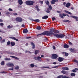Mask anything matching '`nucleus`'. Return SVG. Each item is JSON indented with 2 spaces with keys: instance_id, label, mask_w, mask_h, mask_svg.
Returning a JSON list of instances; mask_svg holds the SVG:
<instances>
[{
  "instance_id": "26",
  "label": "nucleus",
  "mask_w": 78,
  "mask_h": 78,
  "mask_svg": "<svg viewBox=\"0 0 78 78\" xmlns=\"http://www.w3.org/2000/svg\"><path fill=\"white\" fill-rule=\"evenodd\" d=\"M38 52H39V50H37L35 51V55H37L38 53Z\"/></svg>"
},
{
  "instance_id": "9",
  "label": "nucleus",
  "mask_w": 78,
  "mask_h": 78,
  "mask_svg": "<svg viewBox=\"0 0 78 78\" xmlns=\"http://www.w3.org/2000/svg\"><path fill=\"white\" fill-rule=\"evenodd\" d=\"M61 73L63 74L67 75V74L68 73V72L67 71H65L62 70L61 71Z\"/></svg>"
},
{
  "instance_id": "35",
  "label": "nucleus",
  "mask_w": 78,
  "mask_h": 78,
  "mask_svg": "<svg viewBox=\"0 0 78 78\" xmlns=\"http://www.w3.org/2000/svg\"><path fill=\"white\" fill-rule=\"evenodd\" d=\"M43 69H47V68H50L49 66H43L42 67Z\"/></svg>"
},
{
  "instance_id": "34",
  "label": "nucleus",
  "mask_w": 78,
  "mask_h": 78,
  "mask_svg": "<svg viewBox=\"0 0 78 78\" xmlns=\"http://www.w3.org/2000/svg\"><path fill=\"white\" fill-rule=\"evenodd\" d=\"M57 78H62V75L58 76L57 77Z\"/></svg>"
},
{
  "instance_id": "12",
  "label": "nucleus",
  "mask_w": 78,
  "mask_h": 78,
  "mask_svg": "<svg viewBox=\"0 0 78 78\" xmlns=\"http://www.w3.org/2000/svg\"><path fill=\"white\" fill-rule=\"evenodd\" d=\"M41 58H42V57H41L37 56V61H42V59H41Z\"/></svg>"
},
{
  "instance_id": "49",
  "label": "nucleus",
  "mask_w": 78,
  "mask_h": 78,
  "mask_svg": "<svg viewBox=\"0 0 78 78\" xmlns=\"http://www.w3.org/2000/svg\"><path fill=\"white\" fill-rule=\"evenodd\" d=\"M0 25H1V26H3L4 24L2 23H0Z\"/></svg>"
},
{
  "instance_id": "53",
  "label": "nucleus",
  "mask_w": 78,
  "mask_h": 78,
  "mask_svg": "<svg viewBox=\"0 0 78 78\" xmlns=\"http://www.w3.org/2000/svg\"><path fill=\"white\" fill-rule=\"evenodd\" d=\"M40 3H41V4H43V3H44V1H40Z\"/></svg>"
},
{
  "instance_id": "47",
  "label": "nucleus",
  "mask_w": 78,
  "mask_h": 78,
  "mask_svg": "<svg viewBox=\"0 0 78 78\" xmlns=\"http://www.w3.org/2000/svg\"><path fill=\"white\" fill-rule=\"evenodd\" d=\"M74 62H76V63H78V61L76 60V59H75L74 60Z\"/></svg>"
},
{
  "instance_id": "56",
  "label": "nucleus",
  "mask_w": 78,
  "mask_h": 78,
  "mask_svg": "<svg viewBox=\"0 0 78 78\" xmlns=\"http://www.w3.org/2000/svg\"><path fill=\"white\" fill-rule=\"evenodd\" d=\"M6 14L7 15H8L9 14H10V13L9 12H7L6 13Z\"/></svg>"
},
{
  "instance_id": "10",
  "label": "nucleus",
  "mask_w": 78,
  "mask_h": 78,
  "mask_svg": "<svg viewBox=\"0 0 78 78\" xmlns=\"http://www.w3.org/2000/svg\"><path fill=\"white\" fill-rule=\"evenodd\" d=\"M62 69L64 70H69V68L67 67H63L62 68Z\"/></svg>"
},
{
  "instance_id": "62",
  "label": "nucleus",
  "mask_w": 78,
  "mask_h": 78,
  "mask_svg": "<svg viewBox=\"0 0 78 78\" xmlns=\"http://www.w3.org/2000/svg\"><path fill=\"white\" fill-rule=\"evenodd\" d=\"M62 15L63 16H64V17H65V16H66V14H64V13H63L62 14Z\"/></svg>"
},
{
  "instance_id": "29",
  "label": "nucleus",
  "mask_w": 78,
  "mask_h": 78,
  "mask_svg": "<svg viewBox=\"0 0 78 78\" xmlns=\"http://www.w3.org/2000/svg\"><path fill=\"white\" fill-rule=\"evenodd\" d=\"M37 30H39L41 29V27L40 26H38L37 27Z\"/></svg>"
},
{
  "instance_id": "5",
  "label": "nucleus",
  "mask_w": 78,
  "mask_h": 78,
  "mask_svg": "<svg viewBox=\"0 0 78 78\" xmlns=\"http://www.w3.org/2000/svg\"><path fill=\"white\" fill-rule=\"evenodd\" d=\"M31 45L32 46V49H34L35 48V44H34V43L33 42H31Z\"/></svg>"
},
{
  "instance_id": "24",
  "label": "nucleus",
  "mask_w": 78,
  "mask_h": 78,
  "mask_svg": "<svg viewBox=\"0 0 78 78\" xmlns=\"http://www.w3.org/2000/svg\"><path fill=\"white\" fill-rule=\"evenodd\" d=\"M63 54H65V56H67L69 55V53L67 52H63Z\"/></svg>"
},
{
  "instance_id": "33",
  "label": "nucleus",
  "mask_w": 78,
  "mask_h": 78,
  "mask_svg": "<svg viewBox=\"0 0 78 78\" xmlns=\"http://www.w3.org/2000/svg\"><path fill=\"white\" fill-rule=\"evenodd\" d=\"M59 66H55L52 67L50 68V69H54L55 68H57V67H59Z\"/></svg>"
},
{
  "instance_id": "45",
  "label": "nucleus",
  "mask_w": 78,
  "mask_h": 78,
  "mask_svg": "<svg viewBox=\"0 0 78 78\" xmlns=\"http://www.w3.org/2000/svg\"><path fill=\"white\" fill-rule=\"evenodd\" d=\"M19 66H16L15 67V69H16V70H18V69H19Z\"/></svg>"
},
{
  "instance_id": "13",
  "label": "nucleus",
  "mask_w": 78,
  "mask_h": 78,
  "mask_svg": "<svg viewBox=\"0 0 78 78\" xmlns=\"http://www.w3.org/2000/svg\"><path fill=\"white\" fill-rule=\"evenodd\" d=\"M11 39H13V40H15V41H19V40L17 39H16L15 37H10Z\"/></svg>"
},
{
  "instance_id": "55",
  "label": "nucleus",
  "mask_w": 78,
  "mask_h": 78,
  "mask_svg": "<svg viewBox=\"0 0 78 78\" xmlns=\"http://www.w3.org/2000/svg\"><path fill=\"white\" fill-rule=\"evenodd\" d=\"M9 11H12V9H10V8H9Z\"/></svg>"
},
{
  "instance_id": "15",
  "label": "nucleus",
  "mask_w": 78,
  "mask_h": 78,
  "mask_svg": "<svg viewBox=\"0 0 78 78\" xmlns=\"http://www.w3.org/2000/svg\"><path fill=\"white\" fill-rule=\"evenodd\" d=\"M70 6V3L69 2L67 3L66 5V6L67 8H68V7H69V6Z\"/></svg>"
},
{
  "instance_id": "37",
  "label": "nucleus",
  "mask_w": 78,
  "mask_h": 78,
  "mask_svg": "<svg viewBox=\"0 0 78 78\" xmlns=\"http://www.w3.org/2000/svg\"><path fill=\"white\" fill-rule=\"evenodd\" d=\"M10 67H14V64L12 63H10Z\"/></svg>"
},
{
  "instance_id": "40",
  "label": "nucleus",
  "mask_w": 78,
  "mask_h": 78,
  "mask_svg": "<svg viewBox=\"0 0 78 78\" xmlns=\"http://www.w3.org/2000/svg\"><path fill=\"white\" fill-rule=\"evenodd\" d=\"M1 65H2V66H4V65H5L4 61H3L1 62Z\"/></svg>"
},
{
  "instance_id": "28",
  "label": "nucleus",
  "mask_w": 78,
  "mask_h": 78,
  "mask_svg": "<svg viewBox=\"0 0 78 78\" xmlns=\"http://www.w3.org/2000/svg\"><path fill=\"white\" fill-rule=\"evenodd\" d=\"M45 2L47 5H49V2H48V1H45Z\"/></svg>"
},
{
  "instance_id": "54",
  "label": "nucleus",
  "mask_w": 78,
  "mask_h": 78,
  "mask_svg": "<svg viewBox=\"0 0 78 78\" xmlns=\"http://www.w3.org/2000/svg\"><path fill=\"white\" fill-rule=\"evenodd\" d=\"M6 65L8 67H10V63L7 64Z\"/></svg>"
},
{
  "instance_id": "64",
  "label": "nucleus",
  "mask_w": 78,
  "mask_h": 78,
  "mask_svg": "<svg viewBox=\"0 0 78 78\" xmlns=\"http://www.w3.org/2000/svg\"><path fill=\"white\" fill-rule=\"evenodd\" d=\"M18 8H22V6H21V5H18Z\"/></svg>"
},
{
  "instance_id": "46",
  "label": "nucleus",
  "mask_w": 78,
  "mask_h": 78,
  "mask_svg": "<svg viewBox=\"0 0 78 78\" xmlns=\"http://www.w3.org/2000/svg\"><path fill=\"white\" fill-rule=\"evenodd\" d=\"M9 54L10 55H14V53L12 52H9Z\"/></svg>"
},
{
  "instance_id": "3",
  "label": "nucleus",
  "mask_w": 78,
  "mask_h": 78,
  "mask_svg": "<svg viewBox=\"0 0 78 78\" xmlns=\"http://www.w3.org/2000/svg\"><path fill=\"white\" fill-rule=\"evenodd\" d=\"M51 58L53 59H56L58 58V55L56 54H53L52 55Z\"/></svg>"
},
{
  "instance_id": "61",
  "label": "nucleus",
  "mask_w": 78,
  "mask_h": 78,
  "mask_svg": "<svg viewBox=\"0 0 78 78\" xmlns=\"http://www.w3.org/2000/svg\"><path fill=\"white\" fill-rule=\"evenodd\" d=\"M31 37H26V39H30Z\"/></svg>"
},
{
  "instance_id": "11",
  "label": "nucleus",
  "mask_w": 78,
  "mask_h": 78,
  "mask_svg": "<svg viewBox=\"0 0 78 78\" xmlns=\"http://www.w3.org/2000/svg\"><path fill=\"white\" fill-rule=\"evenodd\" d=\"M31 20H32V21H34V22H40V20H39L38 19L35 20L32 19Z\"/></svg>"
},
{
  "instance_id": "38",
  "label": "nucleus",
  "mask_w": 78,
  "mask_h": 78,
  "mask_svg": "<svg viewBox=\"0 0 78 78\" xmlns=\"http://www.w3.org/2000/svg\"><path fill=\"white\" fill-rule=\"evenodd\" d=\"M49 8V9L50 10H51V9H52V7H51V5H50L49 7V8Z\"/></svg>"
},
{
  "instance_id": "30",
  "label": "nucleus",
  "mask_w": 78,
  "mask_h": 78,
  "mask_svg": "<svg viewBox=\"0 0 78 78\" xmlns=\"http://www.w3.org/2000/svg\"><path fill=\"white\" fill-rule=\"evenodd\" d=\"M4 59L5 61H10V60H11L10 58H5Z\"/></svg>"
},
{
  "instance_id": "57",
  "label": "nucleus",
  "mask_w": 78,
  "mask_h": 78,
  "mask_svg": "<svg viewBox=\"0 0 78 78\" xmlns=\"http://www.w3.org/2000/svg\"><path fill=\"white\" fill-rule=\"evenodd\" d=\"M13 15H14V16H17V13H13Z\"/></svg>"
},
{
  "instance_id": "52",
  "label": "nucleus",
  "mask_w": 78,
  "mask_h": 78,
  "mask_svg": "<svg viewBox=\"0 0 78 78\" xmlns=\"http://www.w3.org/2000/svg\"><path fill=\"white\" fill-rule=\"evenodd\" d=\"M63 5L64 6H66V2H64L63 3Z\"/></svg>"
},
{
  "instance_id": "25",
  "label": "nucleus",
  "mask_w": 78,
  "mask_h": 78,
  "mask_svg": "<svg viewBox=\"0 0 78 78\" xmlns=\"http://www.w3.org/2000/svg\"><path fill=\"white\" fill-rule=\"evenodd\" d=\"M11 45L12 46H14L15 45V42H11Z\"/></svg>"
},
{
  "instance_id": "21",
  "label": "nucleus",
  "mask_w": 78,
  "mask_h": 78,
  "mask_svg": "<svg viewBox=\"0 0 78 78\" xmlns=\"http://www.w3.org/2000/svg\"><path fill=\"white\" fill-rule=\"evenodd\" d=\"M7 28H9V29H10V28H13V26H10V25H9L7 27Z\"/></svg>"
},
{
  "instance_id": "6",
  "label": "nucleus",
  "mask_w": 78,
  "mask_h": 78,
  "mask_svg": "<svg viewBox=\"0 0 78 78\" xmlns=\"http://www.w3.org/2000/svg\"><path fill=\"white\" fill-rule=\"evenodd\" d=\"M18 3L20 5H22L23 3V2L22 1V0H18Z\"/></svg>"
},
{
  "instance_id": "31",
  "label": "nucleus",
  "mask_w": 78,
  "mask_h": 78,
  "mask_svg": "<svg viewBox=\"0 0 78 78\" xmlns=\"http://www.w3.org/2000/svg\"><path fill=\"white\" fill-rule=\"evenodd\" d=\"M59 16L60 17H61V18H62V19H63V18H64V16H62V14H61V13L59 14Z\"/></svg>"
},
{
  "instance_id": "14",
  "label": "nucleus",
  "mask_w": 78,
  "mask_h": 78,
  "mask_svg": "<svg viewBox=\"0 0 78 78\" xmlns=\"http://www.w3.org/2000/svg\"><path fill=\"white\" fill-rule=\"evenodd\" d=\"M23 33H28V30L27 29H24L23 30Z\"/></svg>"
},
{
  "instance_id": "17",
  "label": "nucleus",
  "mask_w": 78,
  "mask_h": 78,
  "mask_svg": "<svg viewBox=\"0 0 78 78\" xmlns=\"http://www.w3.org/2000/svg\"><path fill=\"white\" fill-rule=\"evenodd\" d=\"M48 16H43L42 17V19H46L48 18Z\"/></svg>"
},
{
  "instance_id": "22",
  "label": "nucleus",
  "mask_w": 78,
  "mask_h": 78,
  "mask_svg": "<svg viewBox=\"0 0 78 78\" xmlns=\"http://www.w3.org/2000/svg\"><path fill=\"white\" fill-rule=\"evenodd\" d=\"M63 22H68L69 23L70 21H69V20H63Z\"/></svg>"
},
{
  "instance_id": "59",
  "label": "nucleus",
  "mask_w": 78,
  "mask_h": 78,
  "mask_svg": "<svg viewBox=\"0 0 78 78\" xmlns=\"http://www.w3.org/2000/svg\"><path fill=\"white\" fill-rule=\"evenodd\" d=\"M35 8H36V9H38L39 8V7L38 5H36V7H35Z\"/></svg>"
},
{
  "instance_id": "48",
  "label": "nucleus",
  "mask_w": 78,
  "mask_h": 78,
  "mask_svg": "<svg viewBox=\"0 0 78 78\" xmlns=\"http://www.w3.org/2000/svg\"><path fill=\"white\" fill-rule=\"evenodd\" d=\"M52 21H54L55 20H56V19L55 18L53 17L52 18Z\"/></svg>"
},
{
  "instance_id": "8",
  "label": "nucleus",
  "mask_w": 78,
  "mask_h": 78,
  "mask_svg": "<svg viewBox=\"0 0 78 78\" xmlns=\"http://www.w3.org/2000/svg\"><path fill=\"white\" fill-rule=\"evenodd\" d=\"M63 59H64L62 58L61 57H59L58 59V61L59 62H62V61H63Z\"/></svg>"
},
{
  "instance_id": "60",
  "label": "nucleus",
  "mask_w": 78,
  "mask_h": 78,
  "mask_svg": "<svg viewBox=\"0 0 78 78\" xmlns=\"http://www.w3.org/2000/svg\"><path fill=\"white\" fill-rule=\"evenodd\" d=\"M5 42V39L3 40L2 41V42Z\"/></svg>"
},
{
  "instance_id": "41",
  "label": "nucleus",
  "mask_w": 78,
  "mask_h": 78,
  "mask_svg": "<svg viewBox=\"0 0 78 78\" xmlns=\"http://www.w3.org/2000/svg\"><path fill=\"white\" fill-rule=\"evenodd\" d=\"M30 67H32V68H33L34 67V65L32 64H31Z\"/></svg>"
},
{
  "instance_id": "58",
  "label": "nucleus",
  "mask_w": 78,
  "mask_h": 78,
  "mask_svg": "<svg viewBox=\"0 0 78 78\" xmlns=\"http://www.w3.org/2000/svg\"><path fill=\"white\" fill-rule=\"evenodd\" d=\"M3 22V20L0 19V22Z\"/></svg>"
},
{
  "instance_id": "27",
  "label": "nucleus",
  "mask_w": 78,
  "mask_h": 78,
  "mask_svg": "<svg viewBox=\"0 0 78 78\" xmlns=\"http://www.w3.org/2000/svg\"><path fill=\"white\" fill-rule=\"evenodd\" d=\"M65 12H66V13H67V14H70L71 15L72 14V13L67 11L66 10H65Z\"/></svg>"
},
{
  "instance_id": "23",
  "label": "nucleus",
  "mask_w": 78,
  "mask_h": 78,
  "mask_svg": "<svg viewBox=\"0 0 78 78\" xmlns=\"http://www.w3.org/2000/svg\"><path fill=\"white\" fill-rule=\"evenodd\" d=\"M55 0H52L51 2V4H55Z\"/></svg>"
},
{
  "instance_id": "63",
  "label": "nucleus",
  "mask_w": 78,
  "mask_h": 78,
  "mask_svg": "<svg viewBox=\"0 0 78 78\" xmlns=\"http://www.w3.org/2000/svg\"><path fill=\"white\" fill-rule=\"evenodd\" d=\"M53 49H54V50L55 49V46H53Z\"/></svg>"
},
{
  "instance_id": "50",
  "label": "nucleus",
  "mask_w": 78,
  "mask_h": 78,
  "mask_svg": "<svg viewBox=\"0 0 78 78\" xmlns=\"http://www.w3.org/2000/svg\"><path fill=\"white\" fill-rule=\"evenodd\" d=\"M69 45H73V44L72 43V42H70V41H69Z\"/></svg>"
},
{
  "instance_id": "20",
  "label": "nucleus",
  "mask_w": 78,
  "mask_h": 78,
  "mask_svg": "<svg viewBox=\"0 0 78 78\" xmlns=\"http://www.w3.org/2000/svg\"><path fill=\"white\" fill-rule=\"evenodd\" d=\"M50 11L51 10L49 9V8H48L47 9V10L46 11V12H47V13H49L50 12Z\"/></svg>"
},
{
  "instance_id": "39",
  "label": "nucleus",
  "mask_w": 78,
  "mask_h": 78,
  "mask_svg": "<svg viewBox=\"0 0 78 78\" xmlns=\"http://www.w3.org/2000/svg\"><path fill=\"white\" fill-rule=\"evenodd\" d=\"M11 44V42L10 41H8L7 43V45H9Z\"/></svg>"
},
{
  "instance_id": "4",
  "label": "nucleus",
  "mask_w": 78,
  "mask_h": 78,
  "mask_svg": "<svg viewBox=\"0 0 78 78\" xmlns=\"http://www.w3.org/2000/svg\"><path fill=\"white\" fill-rule=\"evenodd\" d=\"M16 22H21L23 21V20L22 18L19 17H17L16 19Z\"/></svg>"
},
{
  "instance_id": "43",
  "label": "nucleus",
  "mask_w": 78,
  "mask_h": 78,
  "mask_svg": "<svg viewBox=\"0 0 78 78\" xmlns=\"http://www.w3.org/2000/svg\"><path fill=\"white\" fill-rule=\"evenodd\" d=\"M13 69H14V68L13 67H12L10 68H9V70H13Z\"/></svg>"
},
{
  "instance_id": "1",
  "label": "nucleus",
  "mask_w": 78,
  "mask_h": 78,
  "mask_svg": "<svg viewBox=\"0 0 78 78\" xmlns=\"http://www.w3.org/2000/svg\"><path fill=\"white\" fill-rule=\"evenodd\" d=\"M56 33V34H54ZM59 33V31L57 30H54V29H51L50 30V31H44L43 33L37 35V36H40V35H48V36H49L50 35H54L57 38H63L65 37V35L62 34H57Z\"/></svg>"
},
{
  "instance_id": "2",
  "label": "nucleus",
  "mask_w": 78,
  "mask_h": 78,
  "mask_svg": "<svg viewBox=\"0 0 78 78\" xmlns=\"http://www.w3.org/2000/svg\"><path fill=\"white\" fill-rule=\"evenodd\" d=\"M25 3L28 6H32L33 5V4L34 3V2L30 0L27 1H26Z\"/></svg>"
},
{
  "instance_id": "44",
  "label": "nucleus",
  "mask_w": 78,
  "mask_h": 78,
  "mask_svg": "<svg viewBox=\"0 0 78 78\" xmlns=\"http://www.w3.org/2000/svg\"><path fill=\"white\" fill-rule=\"evenodd\" d=\"M70 51H71V52H73V51H74V49H72V48H71L70 49Z\"/></svg>"
},
{
  "instance_id": "19",
  "label": "nucleus",
  "mask_w": 78,
  "mask_h": 78,
  "mask_svg": "<svg viewBox=\"0 0 78 78\" xmlns=\"http://www.w3.org/2000/svg\"><path fill=\"white\" fill-rule=\"evenodd\" d=\"M11 58H14V59H19V58H18L17 57L14 56H10Z\"/></svg>"
},
{
  "instance_id": "7",
  "label": "nucleus",
  "mask_w": 78,
  "mask_h": 78,
  "mask_svg": "<svg viewBox=\"0 0 78 78\" xmlns=\"http://www.w3.org/2000/svg\"><path fill=\"white\" fill-rule=\"evenodd\" d=\"M70 17H72V18H74V19H76V21H78V19H77L78 18V17L75 16H72V15H71L70 16Z\"/></svg>"
},
{
  "instance_id": "42",
  "label": "nucleus",
  "mask_w": 78,
  "mask_h": 78,
  "mask_svg": "<svg viewBox=\"0 0 78 78\" xmlns=\"http://www.w3.org/2000/svg\"><path fill=\"white\" fill-rule=\"evenodd\" d=\"M1 73H8L4 71L3 72H0Z\"/></svg>"
},
{
  "instance_id": "32",
  "label": "nucleus",
  "mask_w": 78,
  "mask_h": 78,
  "mask_svg": "<svg viewBox=\"0 0 78 78\" xmlns=\"http://www.w3.org/2000/svg\"><path fill=\"white\" fill-rule=\"evenodd\" d=\"M70 75L71 76H75V74L72 73Z\"/></svg>"
},
{
  "instance_id": "16",
  "label": "nucleus",
  "mask_w": 78,
  "mask_h": 78,
  "mask_svg": "<svg viewBox=\"0 0 78 78\" xmlns=\"http://www.w3.org/2000/svg\"><path fill=\"white\" fill-rule=\"evenodd\" d=\"M69 46L67 44H65L64 45V48H68Z\"/></svg>"
},
{
  "instance_id": "51",
  "label": "nucleus",
  "mask_w": 78,
  "mask_h": 78,
  "mask_svg": "<svg viewBox=\"0 0 78 78\" xmlns=\"http://www.w3.org/2000/svg\"><path fill=\"white\" fill-rule=\"evenodd\" d=\"M34 59L35 60H37V57H34Z\"/></svg>"
},
{
  "instance_id": "18",
  "label": "nucleus",
  "mask_w": 78,
  "mask_h": 78,
  "mask_svg": "<svg viewBox=\"0 0 78 78\" xmlns=\"http://www.w3.org/2000/svg\"><path fill=\"white\" fill-rule=\"evenodd\" d=\"M78 70V69L77 68H75L74 69L72 70V72L74 73L76 72V71Z\"/></svg>"
},
{
  "instance_id": "36",
  "label": "nucleus",
  "mask_w": 78,
  "mask_h": 78,
  "mask_svg": "<svg viewBox=\"0 0 78 78\" xmlns=\"http://www.w3.org/2000/svg\"><path fill=\"white\" fill-rule=\"evenodd\" d=\"M62 78H70V77L67 76H64L62 75Z\"/></svg>"
}]
</instances>
